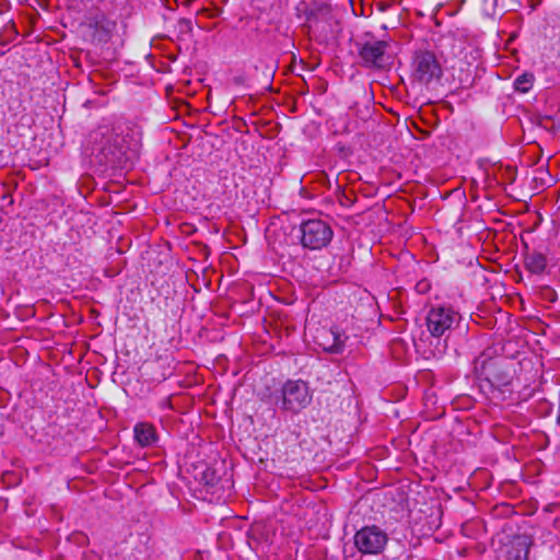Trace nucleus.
<instances>
[{
  "mask_svg": "<svg viewBox=\"0 0 560 560\" xmlns=\"http://www.w3.org/2000/svg\"><path fill=\"white\" fill-rule=\"evenodd\" d=\"M348 336L337 327L322 328L315 336L316 343L326 352L341 353Z\"/></svg>",
  "mask_w": 560,
  "mask_h": 560,
  "instance_id": "423d86ee",
  "label": "nucleus"
},
{
  "mask_svg": "<svg viewBox=\"0 0 560 560\" xmlns=\"http://www.w3.org/2000/svg\"><path fill=\"white\" fill-rule=\"evenodd\" d=\"M425 319L429 332L441 337L459 323L460 315L451 306H435L428 312Z\"/></svg>",
  "mask_w": 560,
  "mask_h": 560,
  "instance_id": "20e7f679",
  "label": "nucleus"
},
{
  "mask_svg": "<svg viewBox=\"0 0 560 560\" xmlns=\"http://www.w3.org/2000/svg\"><path fill=\"white\" fill-rule=\"evenodd\" d=\"M112 27L109 23H104V21H95V30L93 33V39L97 42H107L109 38Z\"/></svg>",
  "mask_w": 560,
  "mask_h": 560,
  "instance_id": "9d476101",
  "label": "nucleus"
},
{
  "mask_svg": "<svg viewBox=\"0 0 560 560\" xmlns=\"http://www.w3.org/2000/svg\"><path fill=\"white\" fill-rule=\"evenodd\" d=\"M387 541V534L376 525L364 526L354 535V545L362 555H380Z\"/></svg>",
  "mask_w": 560,
  "mask_h": 560,
  "instance_id": "7ed1b4c3",
  "label": "nucleus"
},
{
  "mask_svg": "<svg viewBox=\"0 0 560 560\" xmlns=\"http://www.w3.org/2000/svg\"><path fill=\"white\" fill-rule=\"evenodd\" d=\"M546 266L547 258L541 253H529L525 257V267L532 273H542L546 269Z\"/></svg>",
  "mask_w": 560,
  "mask_h": 560,
  "instance_id": "1a4fd4ad",
  "label": "nucleus"
},
{
  "mask_svg": "<svg viewBox=\"0 0 560 560\" xmlns=\"http://www.w3.org/2000/svg\"><path fill=\"white\" fill-rule=\"evenodd\" d=\"M534 83V74L523 73L518 75L514 81V88L521 93H527Z\"/></svg>",
  "mask_w": 560,
  "mask_h": 560,
  "instance_id": "9b49d317",
  "label": "nucleus"
},
{
  "mask_svg": "<svg viewBox=\"0 0 560 560\" xmlns=\"http://www.w3.org/2000/svg\"><path fill=\"white\" fill-rule=\"evenodd\" d=\"M133 433L137 442L142 447L152 445L158 439L155 428L147 422H140L136 424Z\"/></svg>",
  "mask_w": 560,
  "mask_h": 560,
  "instance_id": "6e6552de",
  "label": "nucleus"
},
{
  "mask_svg": "<svg viewBox=\"0 0 560 560\" xmlns=\"http://www.w3.org/2000/svg\"><path fill=\"white\" fill-rule=\"evenodd\" d=\"M413 77L423 84H429L442 77L443 70L436 56L431 51H420L413 58Z\"/></svg>",
  "mask_w": 560,
  "mask_h": 560,
  "instance_id": "39448f33",
  "label": "nucleus"
},
{
  "mask_svg": "<svg viewBox=\"0 0 560 560\" xmlns=\"http://www.w3.org/2000/svg\"><path fill=\"white\" fill-rule=\"evenodd\" d=\"M386 48L387 43L384 40L368 42L362 46L360 56L368 66L380 68L384 65Z\"/></svg>",
  "mask_w": 560,
  "mask_h": 560,
  "instance_id": "0eeeda50",
  "label": "nucleus"
},
{
  "mask_svg": "<svg viewBox=\"0 0 560 560\" xmlns=\"http://www.w3.org/2000/svg\"><path fill=\"white\" fill-rule=\"evenodd\" d=\"M282 409L291 412H299L306 408L312 401V393L304 381H287L281 389Z\"/></svg>",
  "mask_w": 560,
  "mask_h": 560,
  "instance_id": "f03ea898",
  "label": "nucleus"
},
{
  "mask_svg": "<svg viewBox=\"0 0 560 560\" xmlns=\"http://www.w3.org/2000/svg\"><path fill=\"white\" fill-rule=\"evenodd\" d=\"M527 559V551L523 556H516L515 560H526Z\"/></svg>",
  "mask_w": 560,
  "mask_h": 560,
  "instance_id": "f8f14e48",
  "label": "nucleus"
},
{
  "mask_svg": "<svg viewBox=\"0 0 560 560\" xmlns=\"http://www.w3.org/2000/svg\"><path fill=\"white\" fill-rule=\"evenodd\" d=\"M301 244L311 250H318L326 247L334 235L330 225L320 219L303 221L300 225Z\"/></svg>",
  "mask_w": 560,
  "mask_h": 560,
  "instance_id": "f257e3e1",
  "label": "nucleus"
},
{
  "mask_svg": "<svg viewBox=\"0 0 560 560\" xmlns=\"http://www.w3.org/2000/svg\"><path fill=\"white\" fill-rule=\"evenodd\" d=\"M138 150V144H135V148L132 149L133 152H137Z\"/></svg>",
  "mask_w": 560,
  "mask_h": 560,
  "instance_id": "ddd939ff",
  "label": "nucleus"
}]
</instances>
